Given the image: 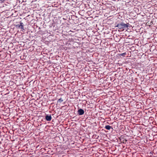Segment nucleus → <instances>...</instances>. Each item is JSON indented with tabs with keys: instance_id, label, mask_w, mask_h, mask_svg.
<instances>
[{
	"instance_id": "f03ea898",
	"label": "nucleus",
	"mask_w": 157,
	"mask_h": 157,
	"mask_svg": "<svg viewBox=\"0 0 157 157\" xmlns=\"http://www.w3.org/2000/svg\"><path fill=\"white\" fill-rule=\"evenodd\" d=\"M24 25L22 22H20V24H18L16 25L15 26L16 27H18L19 28L21 29V31L23 32L25 31V29H24Z\"/></svg>"
},
{
	"instance_id": "39448f33",
	"label": "nucleus",
	"mask_w": 157,
	"mask_h": 157,
	"mask_svg": "<svg viewBox=\"0 0 157 157\" xmlns=\"http://www.w3.org/2000/svg\"><path fill=\"white\" fill-rule=\"evenodd\" d=\"M105 128L106 129L108 130H109L111 128H112V129H113V128L111 126H110L109 125H106L105 126Z\"/></svg>"
},
{
	"instance_id": "f257e3e1",
	"label": "nucleus",
	"mask_w": 157,
	"mask_h": 157,
	"mask_svg": "<svg viewBox=\"0 0 157 157\" xmlns=\"http://www.w3.org/2000/svg\"><path fill=\"white\" fill-rule=\"evenodd\" d=\"M128 24H125L123 22H121L116 24V27H117L120 30V31H124L126 28H128Z\"/></svg>"
},
{
	"instance_id": "0eeeda50",
	"label": "nucleus",
	"mask_w": 157,
	"mask_h": 157,
	"mask_svg": "<svg viewBox=\"0 0 157 157\" xmlns=\"http://www.w3.org/2000/svg\"><path fill=\"white\" fill-rule=\"evenodd\" d=\"M126 52H124V53H121V54H120V56H124L126 55Z\"/></svg>"
},
{
	"instance_id": "20e7f679",
	"label": "nucleus",
	"mask_w": 157,
	"mask_h": 157,
	"mask_svg": "<svg viewBox=\"0 0 157 157\" xmlns=\"http://www.w3.org/2000/svg\"><path fill=\"white\" fill-rule=\"evenodd\" d=\"M46 120L48 121H50L52 119V117L51 115H47L45 117Z\"/></svg>"
},
{
	"instance_id": "6e6552de",
	"label": "nucleus",
	"mask_w": 157,
	"mask_h": 157,
	"mask_svg": "<svg viewBox=\"0 0 157 157\" xmlns=\"http://www.w3.org/2000/svg\"><path fill=\"white\" fill-rule=\"evenodd\" d=\"M123 141H124V142H123L124 143H125L127 141V140H123Z\"/></svg>"
},
{
	"instance_id": "7ed1b4c3",
	"label": "nucleus",
	"mask_w": 157,
	"mask_h": 157,
	"mask_svg": "<svg viewBox=\"0 0 157 157\" xmlns=\"http://www.w3.org/2000/svg\"><path fill=\"white\" fill-rule=\"evenodd\" d=\"M84 113V111L83 109H79L78 111V114L79 115H83Z\"/></svg>"
},
{
	"instance_id": "423d86ee",
	"label": "nucleus",
	"mask_w": 157,
	"mask_h": 157,
	"mask_svg": "<svg viewBox=\"0 0 157 157\" xmlns=\"http://www.w3.org/2000/svg\"><path fill=\"white\" fill-rule=\"evenodd\" d=\"M63 101V100L61 98H59L58 101V102L61 103Z\"/></svg>"
}]
</instances>
